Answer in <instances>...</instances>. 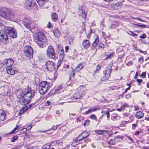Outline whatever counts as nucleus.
Here are the masks:
<instances>
[{"label": "nucleus", "mask_w": 149, "mask_h": 149, "mask_svg": "<svg viewBox=\"0 0 149 149\" xmlns=\"http://www.w3.org/2000/svg\"><path fill=\"white\" fill-rule=\"evenodd\" d=\"M47 26L49 28H51L52 27V24L50 22H49L47 25Z\"/></svg>", "instance_id": "nucleus-51"}, {"label": "nucleus", "mask_w": 149, "mask_h": 149, "mask_svg": "<svg viewBox=\"0 0 149 149\" xmlns=\"http://www.w3.org/2000/svg\"><path fill=\"white\" fill-rule=\"evenodd\" d=\"M99 47L103 49L104 47V45L102 43H100L99 45Z\"/></svg>", "instance_id": "nucleus-52"}, {"label": "nucleus", "mask_w": 149, "mask_h": 149, "mask_svg": "<svg viewBox=\"0 0 149 149\" xmlns=\"http://www.w3.org/2000/svg\"><path fill=\"white\" fill-rule=\"evenodd\" d=\"M84 88V87L83 85H81L78 88L79 89H82V88Z\"/></svg>", "instance_id": "nucleus-63"}, {"label": "nucleus", "mask_w": 149, "mask_h": 149, "mask_svg": "<svg viewBox=\"0 0 149 149\" xmlns=\"http://www.w3.org/2000/svg\"><path fill=\"white\" fill-rule=\"evenodd\" d=\"M33 49L31 47L26 46L24 47L23 55L28 59H30L33 57Z\"/></svg>", "instance_id": "nucleus-5"}, {"label": "nucleus", "mask_w": 149, "mask_h": 149, "mask_svg": "<svg viewBox=\"0 0 149 149\" xmlns=\"http://www.w3.org/2000/svg\"><path fill=\"white\" fill-rule=\"evenodd\" d=\"M116 143V141L114 139H110L108 142V143L110 145H114Z\"/></svg>", "instance_id": "nucleus-35"}, {"label": "nucleus", "mask_w": 149, "mask_h": 149, "mask_svg": "<svg viewBox=\"0 0 149 149\" xmlns=\"http://www.w3.org/2000/svg\"><path fill=\"white\" fill-rule=\"evenodd\" d=\"M95 132L96 133L100 135L104 134L105 133H107L106 131L102 130H96Z\"/></svg>", "instance_id": "nucleus-32"}, {"label": "nucleus", "mask_w": 149, "mask_h": 149, "mask_svg": "<svg viewBox=\"0 0 149 149\" xmlns=\"http://www.w3.org/2000/svg\"><path fill=\"white\" fill-rule=\"evenodd\" d=\"M105 112V113H104V115H107V117L108 118L110 117V114L109 112L108 109H104L102 110V113H103V112Z\"/></svg>", "instance_id": "nucleus-31"}, {"label": "nucleus", "mask_w": 149, "mask_h": 149, "mask_svg": "<svg viewBox=\"0 0 149 149\" xmlns=\"http://www.w3.org/2000/svg\"><path fill=\"white\" fill-rule=\"evenodd\" d=\"M130 33L129 34L133 37H135L136 36H137L138 35L137 34L133 33L132 31H130Z\"/></svg>", "instance_id": "nucleus-48"}, {"label": "nucleus", "mask_w": 149, "mask_h": 149, "mask_svg": "<svg viewBox=\"0 0 149 149\" xmlns=\"http://www.w3.org/2000/svg\"><path fill=\"white\" fill-rule=\"evenodd\" d=\"M35 84H42V83H44V84H47L46 83L47 82L46 81H41L40 79L38 77L36 78L35 79Z\"/></svg>", "instance_id": "nucleus-24"}, {"label": "nucleus", "mask_w": 149, "mask_h": 149, "mask_svg": "<svg viewBox=\"0 0 149 149\" xmlns=\"http://www.w3.org/2000/svg\"><path fill=\"white\" fill-rule=\"evenodd\" d=\"M118 26V25L117 24H113L109 27V29H115Z\"/></svg>", "instance_id": "nucleus-34"}, {"label": "nucleus", "mask_w": 149, "mask_h": 149, "mask_svg": "<svg viewBox=\"0 0 149 149\" xmlns=\"http://www.w3.org/2000/svg\"><path fill=\"white\" fill-rule=\"evenodd\" d=\"M84 66L82 63H80L78 64L76 68V70L77 71H79V70H81L83 69Z\"/></svg>", "instance_id": "nucleus-28"}, {"label": "nucleus", "mask_w": 149, "mask_h": 149, "mask_svg": "<svg viewBox=\"0 0 149 149\" xmlns=\"http://www.w3.org/2000/svg\"><path fill=\"white\" fill-rule=\"evenodd\" d=\"M143 80L141 79H137V81L139 83H141L142 81Z\"/></svg>", "instance_id": "nucleus-59"}, {"label": "nucleus", "mask_w": 149, "mask_h": 149, "mask_svg": "<svg viewBox=\"0 0 149 149\" xmlns=\"http://www.w3.org/2000/svg\"><path fill=\"white\" fill-rule=\"evenodd\" d=\"M69 49V47L68 46H66L65 47V52H68V51Z\"/></svg>", "instance_id": "nucleus-57"}, {"label": "nucleus", "mask_w": 149, "mask_h": 149, "mask_svg": "<svg viewBox=\"0 0 149 149\" xmlns=\"http://www.w3.org/2000/svg\"><path fill=\"white\" fill-rule=\"evenodd\" d=\"M125 107H126V105H124L121 107V108L122 110L125 109Z\"/></svg>", "instance_id": "nucleus-61"}, {"label": "nucleus", "mask_w": 149, "mask_h": 149, "mask_svg": "<svg viewBox=\"0 0 149 149\" xmlns=\"http://www.w3.org/2000/svg\"><path fill=\"white\" fill-rule=\"evenodd\" d=\"M64 53L63 50L62 49L60 50L58 52L59 56L62 58H63L64 56Z\"/></svg>", "instance_id": "nucleus-33"}, {"label": "nucleus", "mask_w": 149, "mask_h": 149, "mask_svg": "<svg viewBox=\"0 0 149 149\" xmlns=\"http://www.w3.org/2000/svg\"><path fill=\"white\" fill-rule=\"evenodd\" d=\"M99 42V39L98 37L95 39V40L94 41L93 43L92 44V47L93 48H95L97 46V44Z\"/></svg>", "instance_id": "nucleus-26"}, {"label": "nucleus", "mask_w": 149, "mask_h": 149, "mask_svg": "<svg viewBox=\"0 0 149 149\" xmlns=\"http://www.w3.org/2000/svg\"><path fill=\"white\" fill-rule=\"evenodd\" d=\"M57 129V127L54 126L52 128L50 129V130H55Z\"/></svg>", "instance_id": "nucleus-54"}, {"label": "nucleus", "mask_w": 149, "mask_h": 149, "mask_svg": "<svg viewBox=\"0 0 149 149\" xmlns=\"http://www.w3.org/2000/svg\"><path fill=\"white\" fill-rule=\"evenodd\" d=\"M90 121L89 120H86L83 124V125L85 126L86 125H88L89 124Z\"/></svg>", "instance_id": "nucleus-41"}, {"label": "nucleus", "mask_w": 149, "mask_h": 149, "mask_svg": "<svg viewBox=\"0 0 149 149\" xmlns=\"http://www.w3.org/2000/svg\"><path fill=\"white\" fill-rule=\"evenodd\" d=\"M136 124H133L132 125V130H134L136 127Z\"/></svg>", "instance_id": "nucleus-55"}, {"label": "nucleus", "mask_w": 149, "mask_h": 149, "mask_svg": "<svg viewBox=\"0 0 149 149\" xmlns=\"http://www.w3.org/2000/svg\"><path fill=\"white\" fill-rule=\"evenodd\" d=\"M4 30L6 32L8 33L11 37L15 38L17 37V32L15 28L12 27L5 26L4 27Z\"/></svg>", "instance_id": "nucleus-4"}, {"label": "nucleus", "mask_w": 149, "mask_h": 149, "mask_svg": "<svg viewBox=\"0 0 149 149\" xmlns=\"http://www.w3.org/2000/svg\"><path fill=\"white\" fill-rule=\"evenodd\" d=\"M146 74V72H143L141 75V77L142 78H144L145 77Z\"/></svg>", "instance_id": "nucleus-40"}, {"label": "nucleus", "mask_w": 149, "mask_h": 149, "mask_svg": "<svg viewBox=\"0 0 149 149\" xmlns=\"http://www.w3.org/2000/svg\"><path fill=\"white\" fill-rule=\"evenodd\" d=\"M36 4L34 0H27L24 3V6L26 9H30L32 8Z\"/></svg>", "instance_id": "nucleus-8"}, {"label": "nucleus", "mask_w": 149, "mask_h": 149, "mask_svg": "<svg viewBox=\"0 0 149 149\" xmlns=\"http://www.w3.org/2000/svg\"><path fill=\"white\" fill-rule=\"evenodd\" d=\"M132 61H129L126 64V65L128 66H131L132 65Z\"/></svg>", "instance_id": "nucleus-44"}, {"label": "nucleus", "mask_w": 149, "mask_h": 149, "mask_svg": "<svg viewBox=\"0 0 149 149\" xmlns=\"http://www.w3.org/2000/svg\"><path fill=\"white\" fill-rule=\"evenodd\" d=\"M111 118L112 120H114L117 118V116L116 114H114L112 116Z\"/></svg>", "instance_id": "nucleus-45"}, {"label": "nucleus", "mask_w": 149, "mask_h": 149, "mask_svg": "<svg viewBox=\"0 0 149 149\" xmlns=\"http://www.w3.org/2000/svg\"><path fill=\"white\" fill-rule=\"evenodd\" d=\"M89 111V110H88V111H85V113H84V114H85V115H86V114H88V113H90V111Z\"/></svg>", "instance_id": "nucleus-56"}, {"label": "nucleus", "mask_w": 149, "mask_h": 149, "mask_svg": "<svg viewBox=\"0 0 149 149\" xmlns=\"http://www.w3.org/2000/svg\"><path fill=\"white\" fill-rule=\"evenodd\" d=\"M55 142V141H52L47 144H45L43 146V148L44 149H48L49 148L50 146L53 143Z\"/></svg>", "instance_id": "nucleus-25"}, {"label": "nucleus", "mask_w": 149, "mask_h": 149, "mask_svg": "<svg viewBox=\"0 0 149 149\" xmlns=\"http://www.w3.org/2000/svg\"><path fill=\"white\" fill-rule=\"evenodd\" d=\"M3 62L4 67H5L6 68L11 67L14 63V61L12 59H5Z\"/></svg>", "instance_id": "nucleus-11"}, {"label": "nucleus", "mask_w": 149, "mask_h": 149, "mask_svg": "<svg viewBox=\"0 0 149 149\" xmlns=\"http://www.w3.org/2000/svg\"><path fill=\"white\" fill-rule=\"evenodd\" d=\"M39 92L41 94L45 93L48 89V84H39Z\"/></svg>", "instance_id": "nucleus-9"}, {"label": "nucleus", "mask_w": 149, "mask_h": 149, "mask_svg": "<svg viewBox=\"0 0 149 149\" xmlns=\"http://www.w3.org/2000/svg\"><path fill=\"white\" fill-rule=\"evenodd\" d=\"M101 68V67L100 66L97 65V67L96 70H100Z\"/></svg>", "instance_id": "nucleus-58"}, {"label": "nucleus", "mask_w": 149, "mask_h": 149, "mask_svg": "<svg viewBox=\"0 0 149 149\" xmlns=\"http://www.w3.org/2000/svg\"><path fill=\"white\" fill-rule=\"evenodd\" d=\"M62 88L63 86L61 85L56 84V86L54 87V89L56 92L62 89Z\"/></svg>", "instance_id": "nucleus-29"}, {"label": "nucleus", "mask_w": 149, "mask_h": 149, "mask_svg": "<svg viewBox=\"0 0 149 149\" xmlns=\"http://www.w3.org/2000/svg\"><path fill=\"white\" fill-rule=\"evenodd\" d=\"M138 26L140 27H146V25H139Z\"/></svg>", "instance_id": "nucleus-64"}, {"label": "nucleus", "mask_w": 149, "mask_h": 149, "mask_svg": "<svg viewBox=\"0 0 149 149\" xmlns=\"http://www.w3.org/2000/svg\"><path fill=\"white\" fill-rule=\"evenodd\" d=\"M146 34L144 33L141 36H139V38H146Z\"/></svg>", "instance_id": "nucleus-47"}, {"label": "nucleus", "mask_w": 149, "mask_h": 149, "mask_svg": "<svg viewBox=\"0 0 149 149\" xmlns=\"http://www.w3.org/2000/svg\"><path fill=\"white\" fill-rule=\"evenodd\" d=\"M61 62L60 60H59L57 64V68H58L60 66Z\"/></svg>", "instance_id": "nucleus-43"}, {"label": "nucleus", "mask_w": 149, "mask_h": 149, "mask_svg": "<svg viewBox=\"0 0 149 149\" xmlns=\"http://www.w3.org/2000/svg\"><path fill=\"white\" fill-rule=\"evenodd\" d=\"M89 135L88 132H84L80 134L77 138V141H81L83 139H85Z\"/></svg>", "instance_id": "nucleus-15"}, {"label": "nucleus", "mask_w": 149, "mask_h": 149, "mask_svg": "<svg viewBox=\"0 0 149 149\" xmlns=\"http://www.w3.org/2000/svg\"><path fill=\"white\" fill-rule=\"evenodd\" d=\"M18 126H16L15 128H14L13 130L11 132V133H14L15 131H16L18 129Z\"/></svg>", "instance_id": "nucleus-49"}, {"label": "nucleus", "mask_w": 149, "mask_h": 149, "mask_svg": "<svg viewBox=\"0 0 149 149\" xmlns=\"http://www.w3.org/2000/svg\"><path fill=\"white\" fill-rule=\"evenodd\" d=\"M53 32L54 36L57 38L61 36V32L57 28H55L53 30Z\"/></svg>", "instance_id": "nucleus-17"}, {"label": "nucleus", "mask_w": 149, "mask_h": 149, "mask_svg": "<svg viewBox=\"0 0 149 149\" xmlns=\"http://www.w3.org/2000/svg\"><path fill=\"white\" fill-rule=\"evenodd\" d=\"M51 18L53 21L55 22L58 19V15L56 13H53L51 15Z\"/></svg>", "instance_id": "nucleus-21"}, {"label": "nucleus", "mask_w": 149, "mask_h": 149, "mask_svg": "<svg viewBox=\"0 0 149 149\" xmlns=\"http://www.w3.org/2000/svg\"><path fill=\"white\" fill-rule=\"evenodd\" d=\"M0 16L10 20H12L15 17L13 12L5 8H3L2 10H0Z\"/></svg>", "instance_id": "nucleus-3"}, {"label": "nucleus", "mask_w": 149, "mask_h": 149, "mask_svg": "<svg viewBox=\"0 0 149 149\" xmlns=\"http://www.w3.org/2000/svg\"><path fill=\"white\" fill-rule=\"evenodd\" d=\"M24 25L27 29L31 30L32 27L31 21L28 19H25L23 21Z\"/></svg>", "instance_id": "nucleus-14"}, {"label": "nucleus", "mask_w": 149, "mask_h": 149, "mask_svg": "<svg viewBox=\"0 0 149 149\" xmlns=\"http://www.w3.org/2000/svg\"><path fill=\"white\" fill-rule=\"evenodd\" d=\"M127 85H128V86H129V87L128 88H127L125 90V91H124V92H123V93H126L127 92V91L128 90H129L130 89V87H131V85H131V84H127Z\"/></svg>", "instance_id": "nucleus-46"}, {"label": "nucleus", "mask_w": 149, "mask_h": 149, "mask_svg": "<svg viewBox=\"0 0 149 149\" xmlns=\"http://www.w3.org/2000/svg\"><path fill=\"white\" fill-rule=\"evenodd\" d=\"M18 139V137L17 136H13V139L11 140V141L12 142H14Z\"/></svg>", "instance_id": "nucleus-39"}, {"label": "nucleus", "mask_w": 149, "mask_h": 149, "mask_svg": "<svg viewBox=\"0 0 149 149\" xmlns=\"http://www.w3.org/2000/svg\"><path fill=\"white\" fill-rule=\"evenodd\" d=\"M35 104H36V103H33L29 105L28 107V109L31 108L33 107H34L35 106H34L35 105Z\"/></svg>", "instance_id": "nucleus-42"}, {"label": "nucleus", "mask_w": 149, "mask_h": 149, "mask_svg": "<svg viewBox=\"0 0 149 149\" xmlns=\"http://www.w3.org/2000/svg\"><path fill=\"white\" fill-rule=\"evenodd\" d=\"M8 36L7 33L3 31H0V41H6L8 40Z\"/></svg>", "instance_id": "nucleus-13"}, {"label": "nucleus", "mask_w": 149, "mask_h": 149, "mask_svg": "<svg viewBox=\"0 0 149 149\" xmlns=\"http://www.w3.org/2000/svg\"><path fill=\"white\" fill-rule=\"evenodd\" d=\"M90 43L88 40H85L83 41L82 45L84 48L87 49L90 47Z\"/></svg>", "instance_id": "nucleus-18"}, {"label": "nucleus", "mask_w": 149, "mask_h": 149, "mask_svg": "<svg viewBox=\"0 0 149 149\" xmlns=\"http://www.w3.org/2000/svg\"><path fill=\"white\" fill-rule=\"evenodd\" d=\"M122 5V3L121 2H120L119 3H116L114 5H113L114 6L116 7H120Z\"/></svg>", "instance_id": "nucleus-38"}, {"label": "nucleus", "mask_w": 149, "mask_h": 149, "mask_svg": "<svg viewBox=\"0 0 149 149\" xmlns=\"http://www.w3.org/2000/svg\"><path fill=\"white\" fill-rule=\"evenodd\" d=\"M90 118L92 119L97 120V118L95 114H92L89 116Z\"/></svg>", "instance_id": "nucleus-37"}, {"label": "nucleus", "mask_w": 149, "mask_h": 149, "mask_svg": "<svg viewBox=\"0 0 149 149\" xmlns=\"http://www.w3.org/2000/svg\"><path fill=\"white\" fill-rule=\"evenodd\" d=\"M6 69L8 73L11 75L14 74L15 73V72L16 71L14 69L12 68V66L7 68Z\"/></svg>", "instance_id": "nucleus-16"}, {"label": "nucleus", "mask_w": 149, "mask_h": 149, "mask_svg": "<svg viewBox=\"0 0 149 149\" xmlns=\"http://www.w3.org/2000/svg\"><path fill=\"white\" fill-rule=\"evenodd\" d=\"M6 115V114L4 111L3 110H0V120H4Z\"/></svg>", "instance_id": "nucleus-20"}, {"label": "nucleus", "mask_w": 149, "mask_h": 149, "mask_svg": "<svg viewBox=\"0 0 149 149\" xmlns=\"http://www.w3.org/2000/svg\"><path fill=\"white\" fill-rule=\"evenodd\" d=\"M91 109H92V111H95L97 110V109L95 108H91Z\"/></svg>", "instance_id": "nucleus-62"}, {"label": "nucleus", "mask_w": 149, "mask_h": 149, "mask_svg": "<svg viewBox=\"0 0 149 149\" xmlns=\"http://www.w3.org/2000/svg\"><path fill=\"white\" fill-rule=\"evenodd\" d=\"M143 116L144 113L140 111L137 112L136 113V117L138 119L142 118Z\"/></svg>", "instance_id": "nucleus-22"}, {"label": "nucleus", "mask_w": 149, "mask_h": 149, "mask_svg": "<svg viewBox=\"0 0 149 149\" xmlns=\"http://www.w3.org/2000/svg\"><path fill=\"white\" fill-rule=\"evenodd\" d=\"M79 9L78 12L79 13V15L81 16L82 18L85 19L86 18V15L84 10H82V8L81 7L79 8Z\"/></svg>", "instance_id": "nucleus-19"}, {"label": "nucleus", "mask_w": 149, "mask_h": 149, "mask_svg": "<svg viewBox=\"0 0 149 149\" xmlns=\"http://www.w3.org/2000/svg\"><path fill=\"white\" fill-rule=\"evenodd\" d=\"M112 67L111 65H110L106 68L104 72V75L101 80V81H105L109 78L112 70Z\"/></svg>", "instance_id": "nucleus-6"}, {"label": "nucleus", "mask_w": 149, "mask_h": 149, "mask_svg": "<svg viewBox=\"0 0 149 149\" xmlns=\"http://www.w3.org/2000/svg\"><path fill=\"white\" fill-rule=\"evenodd\" d=\"M51 102L49 101H47L46 104L47 106H49L50 105Z\"/></svg>", "instance_id": "nucleus-60"}, {"label": "nucleus", "mask_w": 149, "mask_h": 149, "mask_svg": "<svg viewBox=\"0 0 149 149\" xmlns=\"http://www.w3.org/2000/svg\"><path fill=\"white\" fill-rule=\"evenodd\" d=\"M114 55V52H112L110 54H106V53H105V55L106 56V58L104 59V60H106L111 58L113 57Z\"/></svg>", "instance_id": "nucleus-27"}, {"label": "nucleus", "mask_w": 149, "mask_h": 149, "mask_svg": "<svg viewBox=\"0 0 149 149\" xmlns=\"http://www.w3.org/2000/svg\"><path fill=\"white\" fill-rule=\"evenodd\" d=\"M55 65L54 62L50 61L47 62L45 64L47 69L50 71H53L54 70Z\"/></svg>", "instance_id": "nucleus-10"}, {"label": "nucleus", "mask_w": 149, "mask_h": 149, "mask_svg": "<svg viewBox=\"0 0 149 149\" xmlns=\"http://www.w3.org/2000/svg\"><path fill=\"white\" fill-rule=\"evenodd\" d=\"M34 42L38 45L40 48H43L45 46L47 41L46 37L43 33H38Z\"/></svg>", "instance_id": "nucleus-2"}, {"label": "nucleus", "mask_w": 149, "mask_h": 149, "mask_svg": "<svg viewBox=\"0 0 149 149\" xmlns=\"http://www.w3.org/2000/svg\"><path fill=\"white\" fill-rule=\"evenodd\" d=\"M4 65H3V62H1L0 61V70L1 69V68L4 67Z\"/></svg>", "instance_id": "nucleus-53"}, {"label": "nucleus", "mask_w": 149, "mask_h": 149, "mask_svg": "<svg viewBox=\"0 0 149 149\" xmlns=\"http://www.w3.org/2000/svg\"><path fill=\"white\" fill-rule=\"evenodd\" d=\"M85 94V92L84 91H81L77 92L74 94L73 97L74 99H79L83 96Z\"/></svg>", "instance_id": "nucleus-12"}, {"label": "nucleus", "mask_w": 149, "mask_h": 149, "mask_svg": "<svg viewBox=\"0 0 149 149\" xmlns=\"http://www.w3.org/2000/svg\"><path fill=\"white\" fill-rule=\"evenodd\" d=\"M131 97V95L130 94H128L125 95V97L127 99H129Z\"/></svg>", "instance_id": "nucleus-50"}, {"label": "nucleus", "mask_w": 149, "mask_h": 149, "mask_svg": "<svg viewBox=\"0 0 149 149\" xmlns=\"http://www.w3.org/2000/svg\"><path fill=\"white\" fill-rule=\"evenodd\" d=\"M28 109V107L27 106H25L22 107V109H21L19 111V112L18 113L19 115L22 114L23 113L25 112Z\"/></svg>", "instance_id": "nucleus-23"}, {"label": "nucleus", "mask_w": 149, "mask_h": 149, "mask_svg": "<svg viewBox=\"0 0 149 149\" xmlns=\"http://www.w3.org/2000/svg\"><path fill=\"white\" fill-rule=\"evenodd\" d=\"M36 1L40 7H42L43 6L45 3L44 0H36Z\"/></svg>", "instance_id": "nucleus-30"}, {"label": "nucleus", "mask_w": 149, "mask_h": 149, "mask_svg": "<svg viewBox=\"0 0 149 149\" xmlns=\"http://www.w3.org/2000/svg\"><path fill=\"white\" fill-rule=\"evenodd\" d=\"M75 74V73L74 70L73 69L71 71V72L70 75V78H71V77H74Z\"/></svg>", "instance_id": "nucleus-36"}, {"label": "nucleus", "mask_w": 149, "mask_h": 149, "mask_svg": "<svg viewBox=\"0 0 149 149\" xmlns=\"http://www.w3.org/2000/svg\"><path fill=\"white\" fill-rule=\"evenodd\" d=\"M35 92L33 90L28 91L23 96H21L19 102L22 104L25 105L29 104L31 99L35 95Z\"/></svg>", "instance_id": "nucleus-1"}, {"label": "nucleus", "mask_w": 149, "mask_h": 149, "mask_svg": "<svg viewBox=\"0 0 149 149\" xmlns=\"http://www.w3.org/2000/svg\"><path fill=\"white\" fill-rule=\"evenodd\" d=\"M47 55L49 58L54 59L56 58V53L52 46L48 47L47 51Z\"/></svg>", "instance_id": "nucleus-7"}]
</instances>
